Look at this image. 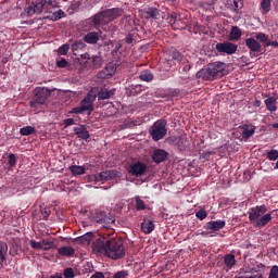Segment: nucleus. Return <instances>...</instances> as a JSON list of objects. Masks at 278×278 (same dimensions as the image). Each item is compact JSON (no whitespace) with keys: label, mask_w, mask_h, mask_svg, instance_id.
Wrapping results in <instances>:
<instances>
[{"label":"nucleus","mask_w":278,"mask_h":278,"mask_svg":"<svg viewBox=\"0 0 278 278\" xmlns=\"http://www.w3.org/2000/svg\"><path fill=\"white\" fill-rule=\"evenodd\" d=\"M135 201H136V210L138 212H142V211L147 210V204H144V201L142 199H140V197H136Z\"/></svg>","instance_id":"ea45409f"},{"label":"nucleus","mask_w":278,"mask_h":278,"mask_svg":"<svg viewBox=\"0 0 278 278\" xmlns=\"http://www.w3.org/2000/svg\"><path fill=\"white\" fill-rule=\"evenodd\" d=\"M116 75V65L114 63H109L106 66L97 74L98 79H110Z\"/></svg>","instance_id":"f8f14e48"},{"label":"nucleus","mask_w":278,"mask_h":278,"mask_svg":"<svg viewBox=\"0 0 278 278\" xmlns=\"http://www.w3.org/2000/svg\"><path fill=\"white\" fill-rule=\"evenodd\" d=\"M41 249H43V251H49V249H52L53 248V242L47 240V239H43L41 241Z\"/></svg>","instance_id":"09e8293b"},{"label":"nucleus","mask_w":278,"mask_h":278,"mask_svg":"<svg viewBox=\"0 0 278 278\" xmlns=\"http://www.w3.org/2000/svg\"><path fill=\"white\" fill-rule=\"evenodd\" d=\"M227 223L225 220H215L206 223V229L210 231H220V229H225Z\"/></svg>","instance_id":"6ab92c4d"},{"label":"nucleus","mask_w":278,"mask_h":278,"mask_svg":"<svg viewBox=\"0 0 278 278\" xmlns=\"http://www.w3.org/2000/svg\"><path fill=\"white\" fill-rule=\"evenodd\" d=\"M66 16V13L62 10H59L50 15H47L45 18L48 21H60V18H64Z\"/></svg>","instance_id":"2f4dec72"},{"label":"nucleus","mask_w":278,"mask_h":278,"mask_svg":"<svg viewBox=\"0 0 278 278\" xmlns=\"http://www.w3.org/2000/svg\"><path fill=\"white\" fill-rule=\"evenodd\" d=\"M91 62H92V65L94 66V68H99V66H101V64H103V59H101L100 55H93V56H91Z\"/></svg>","instance_id":"79ce46f5"},{"label":"nucleus","mask_w":278,"mask_h":278,"mask_svg":"<svg viewBox=\"0 0 278 278\" xmlns=\"http://www.w3.org/2000/svg\"><path fill=\"white\" fill-rule=\"evenodd\" d=\"M102 34V30L90 31L84 36V41L87 42V45H97Z\"/></svg>","instance_id":"2eb2a0df"},{"label":"nucleus","mask_w":278,"mask_h":278,"mask_svg":"<svg viewBox=\"0 0 278 278\" xmlns=\"http://www.w3.org/2000/svg\"><path fill=\"white\" fill-rule=\"evenodd\" d=\"M127 271L126 270H121L114 274L113 278H125L127 277Z\"/></svg>","instance_id":"bf43d9fd"},{"label":"nucleus","mask_w":278,"mask_h":278,"mask_svg":"<svg viewBox=\"0 0 278 278\" xmlns=\"http://www.w3.org/2000/svg\"><path fill=\"white\" fill-rule=\"evenodd\" d=\"M81 49H86V43L81 40H78L72 45V51L75 53V51H79Z\"/></svg>","instance_id":"a19ab883"},{"label":"nucleus","mask_w":278,"mask_h":278,"mask_svg":"<svg viewBox=\"0 0 278 278\" xmlns=\"http://www.w3.org/2000/svg\"><path fill=\"white\" fill-rule=\"evenodd\" d=\"M90 240H92V232H87L80 237L75 239L77 244H90Z\"/></svg>","instance_id":"c756f323"},{"label":"nucleus","mask_w":278,"mask_h":278,"mask_svg":"<svg viewBox=\"0 0 278 278\" xmlns=\"http://www.w3.org/2000/svg\"><path fill=\"white\" fill-rule=\"evenodd\" d=\"M138 92H142V86L136 85L130 91L131 94H138Z\"/></svg>","instance_id":"e2e57ef3"},{"label":"nucleus","mask_w":278,"mask_h":278,"mask_svg":"<svg viewBox=\"0 0 278 278\" xmlns=\"http://www.w3.org/2000/svg\"><path fill=\"white\" fill-rule=\"evenodd\" d=\"M230 5L235 12H239V10H242V8H244V1L243 0H233L230 3Z\"/></svg>","instance_id":"4c0bfd02"},{"label":"nucleus","mask_w":278,"mask_h":278,"mask_svg":"<svg viewBox=\"0 0 278 278\" xmlns=\"http://www.w3.org/2000/svg\"><path fill=\"white\" fill-rule=\"evenodd\" d=\"M266 47H275L276 49H278V41H267V46Z\"/></svg>","instance_id":"774afa93"},{"label":"nucleus","mask_w":278,"mask_h":278,"mask_svg":"<svg viewBox=\"0 0 278 278\" xmlns=\"http://www.w3.org/2000/svg\"><path fill=\"white\" fill-rule=\"evenodd\" d=\"M114 223H116V219L114 217L104 215L102 225L105 229H110L111 225H114Z\"/></svg>","instance_id":"58836bf2"},{"label":"nucleus","mask_w":278,"mask_h":278,"mask_svg":"<svg viewBox=\"0 0 278 278\" xmlns=\"http://www.w3.org/2000/svg\"><path fill=\"white\" fill-rule=\"evenodd\" d=\"M178 147L180 149H186V147H188V139H186V137H181L178 141Z\"/></svg>","instance_id":"6e6d98bb"},{"label":"nucleus","mask_w":278,"mask_h":278,"mask_svg":"<svg viewBox=\"0 0 278 278\" xmlns=\"http://www.w3.org/2000/svg\"><path fill=\"white\" fill-rule=\"evenodd\" d=\"M245 46L250 49V53H262V43L253 37L245 39Z\"/></svg>","instance_id":"4468645a"},{"label":"nucleus","mask_w":278,"mask_h":278,"mask_svg":"<svg viewBox=\"0 0 278 278\" xmlns=\"http://www.w3.org/2000/svg\"><path fill=\"white\" fill-rule=\"evenodd\" d=\"M217 53H226L227 55H233L238 51V45L232 42H218L215 46Z\"/></svg>","instance_id":"1a4fd4ad"},{"label":"nucleus","mask_w":278,"mask_h":278,"mask_svg":"<svg viewBox=\"0 0 278 278\" xmlns=\"http://www.w3.org/2000/svg\"><path fill=\"white\" fill-rule=\"evenodd\" d=\"M94 98L90 94H88L87 97H85L81 101H80V109L83 110V112H87L88 115L92 114L93 110H94Z\"/></svg>","instance_id":"ddd939ff"},{"label":"nucleus","mask_w":278,"mask_h":278,"mask_svg":"<svg viewBox=\"0 0 278 278\" xmlns=\"http://www.w3.org/2000/svg\"><path fill=\"white\" fill-rule=\"evenodd\" d=\"M58 253L63 257H73V255H75V249H73L71 245H65L59 248Z\"/></svg>","instance_id":"a878e982"},{"label":"nucleus","mask_w":278,"mask_h":278,"mask_svg":"<svg viewBox=\"0 0 278 278\" xmlns=\"http://www.w3.org/2000/svg\"><path fill=\"white\" fill-rule=\"evenodd\" d=\"M224 264H225L226 268H229V270H231V268L236 264V255H233V254H226L224 256Z\"/></svg>","instance_id":"7c9ffc66"},{"label":"nucleus","mask_w":278,"mask_h":278,"mask_svg":"<svg viewBox=\"0 0 278 278\" xmlns=\"http://www.w3.org/2000/svg\"><path fill=\"white\" fill-rule=\"evenodd\" d=\"M68 114H85L84 110L81 109V106H76L73 108Z\"/></svg>","instance_id":"13d9d810"},{"label":"nucleus","mask_w":278,"mask_h":278,"mask_svg":"<svg viewBox=\"0 0 278 278\" xmlns=\"http://www.w3.org/2000/svg\"><path fill=\"white\" fill-rule=\"evenodd\" d=\"M63 125H65V127H71V125H75V119L73 118H66L63 121Z\"/></svg>","instance_id":"0e129e2a"},{"label":"nucleus","mask_w":278,"mask_h":278,"mask_svg":"<svg viewBox=\"0 0 278 278\" xmlns=\"http://www.w3.org/2000/svg\"><path fill=\"white\" fill-rule=\"evenodd\" d=\"M195 216L199 218V220H205V218H207V211L205 210H199L195 213Z\"/></svg>","instance_id":"3c124183"},{"label":"nucleus","mask_w":278,"mask_h":278,"mask_svg":"<svg viewBox=\"0 0 278 278\" xmlns=\"http://www.w3.org/2000/svg\"><path fill=\"white\" fill-rule=\"evenodd\" d=\"M63 276L65 278H75V270H73V268H71V267H67L64 269Z\"/></svg>","instance_id":"8fccbe9b"},{"label":"nucleus","mask_w":278,"mask_h":278,"mask_svg":"<svg viewBox=\"0 0 278 278\" xmlns=\"http://www.w3.org/2000/svg\"><path fill=\"white\" fill-rule=\"evenodd\" d=\"M30 247H31V249H42V243H40L36 240H30Z\"/></svg>","instance_id":"052dcab7"},{"label":"nucleus","mask_w":278,"mask_h":278,"mask_svg":"<svg viewBox=\"0 0 278 278\" xmlns=\"http://www.w3.org/2000/svg\"><path fill=\"white\" fill-rule=\"evenodd\" d=\"M105 218V213L99 212L93 216L94 223H98V225H103V220Z\"/></svg>","instance_id":"37998d69"},{"label":"nucleus","mask_w":278,"mask_h":278,"mask_svg":"<svg viewBox=\"0 0 278 278\" xmlns=\"http://www.w3.org/2000/svg\"><path fill=\"white\" fill-rule=\"evenodd\" d=\"M128 175L130 177H135V179H140V177H144L147 175V170H149V166L147 163L138 160H132L127 168H126Z\"/></svg>","instance_id":"20e7f679"},{"label":"nucleus","mask_w":278,"mask_h":278,"mask_svg":"<svg viewBox=\"0 0 278 278\" xmlns=\"http://www.w3.org/2000/svg\"><path fill=\"white\" fill-rule=\"evenodd\" d=\"M166 157H168V152L162 149H157L152 154V160L156 164H162V162H166Z\"/></svg>","instance_id":"dca6fc26"},{"label":"nucleus","mask_w":278,"mask_h":278,"mask_svg":"<svg viewBox=\"0 0 278 278\" xmlns=\"http://www.w3.org/2000/svg\"><path fill=\"white\" fill-rule=\"evenodd\" d=\"M42 10H45V4H42V0H40L36 4L28 5L27 14L28 16H34V14H42Z\"/></svg>","instance_id":"a211bd4d"},{"label":"nucleus","mask_w":278,"mask_h":278,"mask_svg":"<svg viewBox=\"0 0 278 278\" xmlns=\"http://www.w3.org/2000/svg\"><path fill=\"white\" fill-rule=\"evenodd\" d=\"M241 131L243 140H249L255 134V127L244 124L241 127Z\"/></svg>","instance_id":"393cba45"},{"label":"nucleus","mask_w":278,"mask_h":278,"mask_svg":"<svg viewBox=\"0 0 278 278\" xmlns=\"http://www.w3.org/2000/svg\"><path fill=\"white\" fill-rule=\"evenodd\" d=\"M116 93V89L108 90V88H101L98 92V101H105L106 99H110L111 97H114Z\"/></svg>","instance_id":"412c9836"},{"label":"nucleus","mask_w":278,"mask_h":278,"mask_svg":"<svg viewBox=\"0 0 278 278\" xmlns=\"http://www.w3.org/2000/svg\"><path fill=\"white\" fill-rule=\"evenodd\" d=\"M68 49H71V46H68V43H64L59 48L58 53L60 55H67Z\"/></svg>","instance_id":"49530a36"},{"label":"nucleus","mask_w":278,"mask_h":278,"mask_svg":"<svg viewBox=\"0 0 278 278\" xmlns=\"http://www.w3.org/2000/svg\"><path fill=\"white\" fill-rule=\"evenodd\" d=\"M169 58L176 63V64H181L184 60V55L177 50H174L170 54Z\"/></svg>","instance_id":"f704fd0d"},{"label":"nucleus","mask_w":278,"mask_h":278,"mask_svg":"<svg viewBox=\"0 0 278 278\" xmlns=\"http://www.w3.org/2000/svg\"><path fill=\"white\" fill-rule=\"evenodd\" d=\"M21 136H31V134H36V128L34 126H25L20 129Z\"/></svg>","instance_id":"c9c22d12"},{"label":"nucleus","mask_w":278,"mask_h":278,"mask_svg":"<svg viewBox=\"0 0 278 278\" xmlns=\"http://www.w3.org/2000/svg\"><path fill=\"white\" fill-rule=\"evenodd\" d=\"M262 14H268L270 12V0L261 1Z\"/></svg>","instance_id":"e433bc0d"},{"label":"nucleus","mask_w":278,"mask_h":278,"mask_svg":"<svg viewBox=\"0 0 278 278\" xmlns=\"http://www.w3.org/2000/svg\"><path fill=\"white\" fill-rule=\"evenodd\" d=\"M227 74V64L225 62L216 61L208 63L206 67L200 70L197 73V77L204 81H214V79H220Z\"/></svg>","instance_id":"f257e3e1"},{"label":"nucleus","mask_w":278,"mask_h":278,"mask_svg":"<svg viewBox=\"0 0 278 278\" xmlns=\"http://www.w3.org/2000/svg\"><path fill=\"white\" fill-rule=\"evenodd\" d=\"M268 212V207L266 205H256L248 212L250 223H255V220H260L263 214Z\"/></svg>","instance_id":"6e6552de"},{"label":"nucleus","mask_w":278,"mask_h":278,"mask_svg":"<svg viewBox=\"0 0 278 278\" xmlns=\"http://www.w3.org/2000/svg\"><path fill=\"white\" fill-rule=\"evenodd\" d=\"M8 257V243L0 241V269L3 268Z\"/></svg>","instance_id":"b1692460"},{"label":"nucleus","mask_w":278,"mask_h":278,"mask_svg":"<svg viewBox=\"0 0 278 278\" xmlns=\"http://www.w3.org/2000/svg\"><path fill=\"white\" fill-rule=\"evenodd\" d=\"M166 125H168L166 119H159L152 125L150 128V136L154 142L162 140L164 136H166L168 131V129H166Z\"/></svg>","instance_id":"39448f33"},{"label":"nucleus","mask_w":278,"mask_h":278,"mask_svg":"<svg viewBox=\"0 0 278 278\" xmlns=\"http://www.w3.org/2000/svg\"><path fill=\"white\" fill-rule=\"evenodd\" d=\"M41 3L43 4V10H47V12H51L53 8H58L55 0H41Z\"/></svg>","instance_id":"473e14b6"},{"label":"nucleus","mask_w":278,"mask_h":278,"mask_svg":"<svg viewBox=\"0 0 278 278\" xmlns=\"http://www.w3.org/2000/svg\"><path fill=\"white\" fill-rule=\"evenodd\" d=\"M154 230H155V224L153 223V220L144 217L143 222L141 223L142 233L149 235V233H152Z\"/></svg>","instance_id":"f3484780"},{"label":"nucleus","mask_w":278,"mask_h":278,"mask_svg":"<svg viewBox=\"0 0 278 278\" xmlns=\"http://www.w3.org/2000/svg\"><path fill=\"white\" fill-rule=\"evenodd\" d=\"M212 152H204L200 155L201 160H210Z\"/></svg>","instance_id":"338daca9"},{"label":"nucleus","mask_w":278,"mask_h":278,"mask_svg":"<svg viewBox=\"0 0 278 278\" xmlns=\"http://www.w3.org/2000/svg\"><path fill=\"white\" fill-rule=\"evenodd\" d=\"M106 255L111 260H123V257H125V243L123 239L121 238L109 239Z\"/></svg>","instance_id":"f03ea898"},{"label":"nucleus","mask_w":278,"mask_h":278,"mask_svg":"<svg viewBox=\"0 0 278 278\" xmlns=\"http://www.w3.org/2000/svg\"><path fill=\"white\" fill-rule=\"evenodd\" d=\"M268 278H278V266L274 265L270 269Z\"/></svg>","instance_id":"5fc2aeb1"},{"label":"nucleus","mask_w":278,"mask_h":278,"mask_svg":"<svg viewBox=\"0 0 278 278\" xmlns=\"http://www.w3.org/2000/svg\"><path fill=\"white\" fill-rule=\"evenodd\" d=\"M267 159L270 160V162H275L278 160V151L277 150H270L267 152Z\"/></svg>","instance_id":"de8ad7c7"},{"label":"nucleus","mask_w":278,"mask_h":278,"mask_svg":"<svg viewBox=\"0 0 278 278\" xmlns=\"http://www.w3.org/2000/svg\"><path fill=\"white\" fill-rule=\"evenodd\" d=\"M139 79L141 81H153V79H155V76L153 75V73L150 70H143L140 72L139 74Z\"/></svg>","instance_id":"cd10ccee"},{"label":"nucleus","mask_w":278,"mask_h":278,"mask_svg":"<svg viewBox=\"0 0 278 278\" xmlns=\"http://www.w3.org/2000/svg\"><path fill=\"white\" fill-rule=\"evenodd\" d=\"M256 40H260V42H264L265 46L267 47L268 45V35L264 34V33H258L256 34Z\"/></svg>","instance_id":"c03bdc74"},{"label":"nucleus","mask_w":278,"mask_h":278,"mask_svg":"<svg viewBox=\"0 0 278 278\" xmlns=\"http://www.w3.org/2000/svg\"><path fill=\"white\" fill-rule=\"evenodd\" d=\"M109 244H110V239L105 237H100L96 239V241L93 242L92 249L96 253H102L104 255H108Z\"/></svg>","instance_id":"9b49d317"},{"label":"nucleus","mask_w":278,"mask_h":278,"mask_svg":"<svg viewBox=\"0 0 278 278\" xmlns=\"http://www.w3.org/2000/svg\"><path fill=\"white\" fill-rule=\"evenodd\" d=\"M117 177L118 172L114 169H106L104 172L91 176V178L94 179V181H110L112 179H117Z\"/></svg>","instance_id":"9d476101"},{"label":"nucleus","mask_w":278,"mask_h":278,"mask_svg":"<svg viewBox=\"0 0 278 278\" xmlns=\"http://www.w3.org/2000/svg\"><path fill=\"white\" fill-rule=\"evenodd\" d=\"M103 22L101 20V16L98 14H94L90 18L86 20L84 23V31H101V27H103Z\"/></svg>","instance_id":"0eeeda50"},{"label":"nucleus","mask_w":278,"mask_h":278,"mask_svg":"<svg viewBox=\"0 0 278 278\" xmlns=\"http://www.w3.org/2000/svg\"><path fill=\"white\" fill-rule=\"evenodd\" d=\"M126 45H134V34L129 33L125 39Z\"/></svg>","instance_id":"680f3d73"},{"label":"nucleus","mask_w":278,"mask_h":278,"mask_svg":"<svg viewBox=\"0 0 278 278\" xmlns=\"http://www.w3.org/2000/svg\"><path fill=\"white\" fill-rule=\"evenodd\" d=\"M141 15L143 16V18H147V21H149V18H157V16H160V10H157L156 8H148V9H143L141 11Z\"/></svg>","instance_id":"aec40b11"},{"label":"nucleus","mask_w":278,"mask_h":278,"mask_svg":"<svg viewBox=\"0 0 278 278\" xmlns=\"http://www.w3.org/2000/svg\"><path fill=\"white\" fill-rule=\"evenodd\" d=\"M51 97V89L47 87H37L34 91L33 99L29 102V105L33 110H38L40 105H45L47 100Z\"/></svg>","instance_id":"7ed1b4c3"},{"label":"nucleus","mask_w":278,"mask_h":278,"mask_svg":"<svg viewBox=\"0 0 278 278\" xmlns=\"http://www.w3.org/2000/svg\"><path fill=\"white\" fill-rule=\"evenodd\" d=\"M40 212L45 219H47L48 216H51V210H49L45 206H40Z\"/></svg>","instance_id":"864d4df0"},{"label":"nucleus","mask_w":278,"mask_h":278,"mask_svg":"<svg viewBox=\"0 0 278 278\" xmlns=\"http://www.w3.org/2000/svg\"><path fill=\"white\" fill-rule=\"evenodd\" d=\"M56 66L59 68H66V66H68V61H66L65 59H61L56 61Z\"/></svg>","instance_id":"4d7b16f0"},{"label":"nucleus","mask_w":278,"mask_h":278,"mask_svg":"<svg viewBox=\"0 0 278 278\" xmlns=\"http://www.w3.org/2000/svg\"><path fill=\"white\" fill-rule=\"evenodd\" d=\"M74 134L81 138V140H88L90 138V132L88 131V128H86V126L84 125L75 127Z\"/></svg>","instance_id":"4be33fe9"},{"label":"nucleus","mask_w":278,"mask_h":278,"mask_svg":"<svg viewBox=\"0 0 278 278\" xmlns=\"http://www.w3.org/2000/svg\"><path fill=\"white\" fill-rule=\"evenodd\" d=\"M242 30L238 26H233L230 31V40H240Z\"/></svg>","instance_id":"72a5a7b5"},{"label":"nucleus","mask_w":278,"mask_h":278,"mask_svg":"<svg viewBox=\"0 0 278 278\" xmlns=\"http://www.w3.org/2000/svg\"><path fill=\"white\" fill-rule=\"evenodd\" d=\"M70 170L74 177H77V175H86V165H72L70 166Z\"/></svg>","instance_id":"c85d7f7f"},{"label":"nucleus","mask_w":278,"mask_h":278,"mask_svg":"<svg viewBox=\"0 0 278 278\" xmlns=\"http://www.w3.org/2000/svg\"><path fill=\"white\" fill-rule=\"evenodd\" d=\"M270 220H273V214L265 213L262 215V217H260L256 220L255 227H258L260 229H262L263 227H266L268 223H270Z\"/></svg>","instance_id":"5701e85b"},{"label":"nucleus","mask_w":278,"mask_h":278,"mask_svg":"<svg viewBox=\"0 0 278 278\" xmlns=\"http://www.w3.org/2000/svg\"><path fill=\"white\" fill-rule=\"evenodd\" d=\"M123 9L113 8L98 13V16H100V20H102L103 25H108V23H111V21L118 18V16H123Z\"/></svg>","instance_id":"423d86ee"},{"label":"nucleus","mask_w":278,"mask_h":278,"mask_svg":"<svg viewBox=\"0 0 278 278\" xmlns=\"http://www.w3.org/2000/svg\"><path fill=\"white\" fill-rule=\"evenodd\" d=\"M169 23L174 29H177V13H172L170 14V20Z\"/></svg>","instance_id":"603ef678"},{"label":"nucleus","mask_w":278,"mask_h":278,"mask_svg":"<svg viewBox=\"0 0 278 278\" xmlns=\"http://www.w3.org/2000/svg\"><path fill=\"white\" fill-rule=\"evenodd\" d=\"M264 103L268 112H277V99L275 97L265 99Z\"/></svg>","instance_id":"bb28decb"},{"label":"nucleus","mask_w":278,"mask_h":278,"mask_svg":"<svg viewBox=\"0 0 278 278\" xmlns=\"http://www.w3.org/2000/svg\"><path fill=\"white\" fill-rule=\"evenodd\" d=\"M175 64H177V63L174 60H172L170 58L166 59V61H165L166 68H172L173 66H175Z\"/></svg>","instance_id":"69168bd1"},{"label":"nucleus","mask_w":278,"mask_h":278,"mask_svg":"<svg viewBox=\"0 0 278 278\" xmlns=\"http://www.w3.org/2000/svg\"><path fill=\"white\" fill-rule=\"evenodd\" d=\"M8 157H9L8 164L10 166V168H14V166H16V162H17L16 155L14 153H10L8 155Z\"/></svg>","instance_id":"a18cd8bd"}]
</instances>
